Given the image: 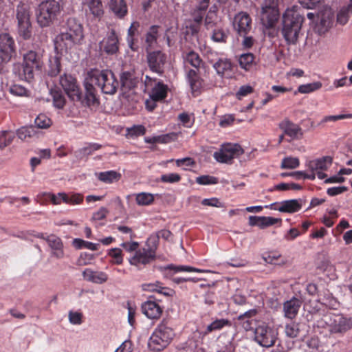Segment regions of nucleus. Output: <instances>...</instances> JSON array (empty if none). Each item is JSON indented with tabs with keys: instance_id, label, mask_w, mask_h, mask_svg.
Returning <instances> with one entry per match:
<instances>
[{
	"instance_id": "f257e3e1",
	"label": "nucleus",
	"mask_w": 352,
	"mask_h": 352,
	"mask_svg": "<svg viewBox=\"0 0 352 352\" xmlns=\"http://www.w3.org/2000/svg\"><path fill=\"white\" fill-rule=\"evenodd\" d=\"M83 30L81 23L75 18L67 20L61 32L54 39L56 51L63 53L80 44L83 39Z\"/></svg>"
},
{
	"instance_id": "f03ea898",
	"label": "nucleus",
	"mask_w": 352,
	"mask_h": 352,
	"mask_svg": "<svg viewBox=\"0 0 352 352\" xmlns=\"http://www.w3.org/2000/svg\"><path fill=\"white\" fill-rule=\"evenodd\" d=\"M305 18L298 6L287 8L283 16L281 34L287 45H296Z\"/></svg>"
},
{
	"instance_id": "7ed1b4c3",
	"label": "nucleus",
	"mask_w": 352,
	"mask_h": 352,
	"mask_svg": "<svg viewBox=\"0 0 352 352\" xmlns=\"http://www.w3.org/2000/svg\"><path fill=\"white\" fill-rule=\"evenodd\" d=\"M174 336L173 329L168 326L166 320H163L150 336L148 348L153 351H160L170 343Z\"/></svg>"
},
{
	"instance_id": "20e7f679",
	"label": "nucleus",
	"mask_w": 352,
	"mask_h": 352,
	"mask_svg": "<svg viewBox=\"0 0 352 352\" xmlns=\"http://www.w3.org/2000/svg\"><path fill=\"white\" fill-rule=\"evenodd\" d=\"M88 74L91 77V82H94L103 94L113 95L116 93L119 82L111 70L93 69Z\"/></svg>"
},
{
	"instance_id": "39448f33",
	"label": "nucleus",
	"mask_w": 352,
	"mask_h": 352,
	"mask_svg": "<svg viewBox=\"0 0 352 352\" xmlns=\"http://www.w3.org/2000/svg\"><path fill=\"white\" fill-rule=\"evenodd\" d=\"M155 243V237H148L144 245L139 248L132 256L129 258V263L141 270L154 261L156 258L157 252Z\"/></svg>"
},
{
	"instance_id": "423d86ee",
	"label": "nucleus",
	"mask_w": 352,
	"mask_h": 352,
	"mask_svg": "<svg viewBox=\"0 0 352 352\" xmlns=\"http://www.w3.org/2000/svg\"><path fill=\"white\" fill-rule=\"evenodd\" d=\"M60 13V3L56 0L42 1L36 10V21L41 28L49 27Z\"/></svg>"
},
{
	"instance_id": "0eeeda50",
	"label": "nucleus",
	"mask_w": 352,
	"mask_h": 352,
	"mask_svg": "<svg viewBox=\"0 0 352 352\" xmlns=\"http://www.w3.org/2000/svg\"><path fill=\"white\" fill-rule=\"evenodd\" d=\"M42 67L41 56L34 50H30L23 54L22 65V76L26 81L34 78V71L39 70Z\"/></svg>"
},
{
	"instance_id": "6e6552de",
	"label": "nucleus",
	"mask_w": 352,
	"mask_h": 352,
	"mask_svg": "<svg viewBox=\"0 0 352 352\" xmlns=\"http://www.w3.org/2000/svg\"><path fill=\"white\" fill-rule=\"evenodd\" d=\"M28 8L25 5H19L16 8V19L18 22V34L24 40L32 36V25Z\"/></svg>"
},
{
	"instance_id": "1a4fd4ad",
	"label": "nucleus",
	"mask_w": 352,
	"mask_h": 352,
	"mask_svg": "<svg viewBox=\"0 0 352 352\" xmlns=\"http://www.w3.org/2000/svg\"><path fill=\"white\" fill-rule=\"evenodd\" d=\"M243 153V149L238 144L226 143L221 145L220 149L213 154L216 161L220 163L231 164L234 158Z\"/></svg>"
},
{
	"instance_id": "9d476101",
	"label": "nucleus",
	"mask_w": 352,
	"mask_h": 352,
	"mask_svg": "<svg viewBox=\"0 0 352 352\" xmlns=\"http://www.w3.org/2000/svg\"><path fill=\"white\" fill-rule=\"evenodd\" d=\"M232 27L237 36H245L253 33L252 19L246 12H239L234 15Z\"/></svg>"
},
{
	"instance_id": "9b49d317",
	"label": "nucleus",
	"mask_w": 352,
	"mask_h": 352,
	"mask_svg": "<svg viewBox=\"0 0 352 352\" xmlns=\"http://www.w3.org/2000/svg\"><path fill=\"white\" fill-rule=\"evenodd\" d=\"M150 70L159 76H162L167 65V56L160 50L148 52L146 56Z\"/></svg>"
},
{
	"instance_id": "f8f14e48",
	"label": "nucleus",
	"mask_w": 352,
	"mask_h": 352,
	"mask_svg": "<svg viewBox=\"0 0 352 352\" xmlns=\"http://www.w3.org/2000/svg\"><path fill=\"white\" fill-rule=\"evenodd\" d=\"M276 332L272 328L265 325H258L254 331V340L261 346L270 347L276 340Z\"/></svg>"
},
{
	"instance_id": "ddd939ff",
	"label": "nucleus",
	"mask_w": 352,
	"mask_h": 352,
	"mask_svg": "<svg viewBox=\"0 0 352 352\" xmlns=\"http://www.w3.org/2000/svg\"><path fill=\"white\" fill-rule=\"evenodd\" d=\"M59 83L65 94L72 100H81L82 94L76 79L71 74H64L60 76Z\"/></svg>"
},
{
	"instance_id": "4468645a",
	"label": "nucleus",
	"mask_w": 352,
	"mask_h": 352,
	"mask_svg": "<svg viewBox=\"0 0 352 352\" xmlns=\"http://www.w3.org/2000/svg\"><path fill=\"white\" fill-rule=\"evenodd\" d=\"M15 50L14 41L8 34H0V73L4 63L8 62Z\"/></svg>"
},
{
	"instance_id": "2eb2a0df",
	"label": "nucleus",
	"mask_w": 352,
	"mask_h": 352,
	"mask_svg": "<svg viewBox=\"0 0 352 352\" xmlns=\"http://www.w3.org/2000/svg\"><path fill=\"white\" fill-rule=\"evenodd\" d=\"M279 12L274 2L267 4V2L263 5L261 12V23L266 28H274L279 19Z\"/></svg>"
},
{
	"instance_id": "dca6fc26",
	"label": "nucleus",
	"mask_w": 352,
	"mask_h": 352,
	"mask_svg": "<svg viewBox=\"0 0 352 352\" xmlns=\"http://www.w3.org/2000/svg\"><path fill=\"white\" fill-rule=\"evenodd\" d=\"M95 83L91 82V77L87 74V77L84 81L85 86V96H82L81 100H77L80 102L82 104L87 107L97 106L99 104V98L97 94V91L94 87Z\"/></svg>"
},
{
	"instance_id": "f3484780",
	"label": "nucleus",
	"mask_w": 352,
	"mask_h": 352,
	"mask_svg": "<svg viewBox=\"0 0 352 352\" xmlns=\"http://www.w3.org/2000/svg\"><path fill=\"white\" fill-rule=\"evenodd\" d=\"M331 164L332 158L329 156H325L309 161L307 166L311 172H316L318 179H323L327 177V174L324 173L323 171L327 170Z\"/></svg>"
},
{
	"instance_id": "a211bd4d",
	"label": "nucleus",
	"mask_w": 352,
	"mask_h": 352,
	"mask_svg": "<svg viewBox=\"0 0 352 352\" xmlns=\"http://www.w3.org/2000/svg\"><path fill=\"white\" fill-rule=\"evenodd\" d=\"M118 43V38L115 30H111L99 43L100 50L107 54H114L119 50Z\"/></svg>"
},
{
	"instance_id": "6ab92c4d",
	"label": "nucleus",
	"mask_w": 352,
	"mask_h": 352,
	"mask_svg": "<svg viewBox=\"0 0 352 352\" xmlns=\"http://www.w3.org/2000/svg\"><path fill=\"white\" fill-rule=\"evenodd\" d=\"M333 318H327L331 324L330 332L333 333H343L350 329L352 327V320L342 315L333 314Z\"/></svg>"
},
{
	"instance_id": "aec40b11",
	"label": "nucleus",
	"mask_w": 352,
	"mask_h": 352,
	"mask_svg": "<svg viewBox=\"0 0 352 352\" xmlns=\"http://www.w3.org/2000/svg\"><path fill=\"white\" fill-rule=\"evenodd\" d=\"M186 79L194 96L201 94L204 89V80L200 77L197 71L190 69L186 74Z\"/></svg>"
},
{
	"instance_id": "412c9836",
	"label": "nucleus",
	"mask_w": 352,
	"mask_h": 352,
	"mask_svg": "<svg viewBox=\"0 0 352 352\" xmlns=\"http://www.w3.org/2000/svg\"><path fill=\"white\" fill-rule=\"evenodd\" d=\"M208 61L212 65L218 76L221 77H230L232 72V64L226 58H219L216 61L208 57Z\"/></svg>"
},
{
	"instance_id": "4be33fe9",
	"label": "nucleus",
	"mask_w": 352,
	"mask_h": 352,
	"mask_svg": "<svg viewBox=\"0 0 352 352\" xmlns=\"http://www.w3.org/2000/svg\"><path fill=\"white\" fill-rule=\"evenodd\" d=\"M279 128L283 130L285 135L290 137L292 140L301 139L303 135L301 127L288 119H284L280 122Z\"/></svg>"
},
{
	"instance_id": "5701e85b",
	"label": "nucleus",
	"mask_w": 352,
	"mask_h": 352,
	"mask_svg": "<svg viewBox=\"0 0 352 352\" xmlns=\"http://www.w3.org/2000/svg\"><path fill=\"white\" fill-rule=\"evenodd\" d=\"M142 313L149 319L157 320L163 312V308L155 301L147 300L142 305Z\"/></svg>"
},
{
	"instance_id": "b1692460",
	"label": "nucleus",
	"mask_w": 352,
	"mask_h": 352,
	"mask_svg": "<svg viewBox=\"0 0 352 352\" xmlns=\"http://www.w3.org/2000/svg\"><path fill=\"white\" fill-rule=\"evenodd\" d=\"M302 305V300L296 297H293L283 304L284 315L289 319L294 318L298 313Z\"/></svg>"
},
{
	"instance_id": "393cba45",
	"label": "nucleus",
	"mask_w": 352,
	"mask_h": 352,
	"mask_svg": "<svg viewBox=\"0 0 352 352\" xmlns=\"http://www.w3.org/2000/svg\"><path fill=\"white\" fill-rule=\"evenodd\" d=\"M83 278L93 283L102 284L108 280V275L101 271H94L90 268H87L82 272Z\"/></svg>"
},
{
	"instance_id": "a878e982",
	"label": "nucleus",
	"mask_w": 352,
	"mask_h": 352,
	"mask_svg": "<svg viewBox=\"0 0 352 352\" xmlns=\"http://www.w3.org/2000/svg\"><path fill=\"white\" fill-rule=\"evenodd\" d=\"M81 5L86 10L95 17H101L104 14L103 6L101 0H79Z\"/></svg>"
},
{
	"instance_id": "bb28decb",
	"label": "nucleus",
	"mask_w": 352,
	"mask_h": 352,
	"mask_svg": "<svg viewBox=\"0 0 352 352\" xmlns=\"http://www.w3.org/2000/svg\"><path fill=\"white\" fill-rule=\"evenodd\" d=\"M142 288L144 291L157 292L164 296H172L174 293L173 289L167 287H164L163 283L160 281L143 284L142 285Z\"/></svg>"
},
{
	"instance_id": "cd10ccee",
	"label": "nucleus",
	"mask_w": 352,
	"mask_h": 352,
	"mask_svg": "<svg viewBox=\"0 0 352 352\" xmlns=\"http://www.w3.org/2000/svg\"><path fill=\"white\" fill-rule=\"evenodd\" d=\"M168 87L162 81L159 80L152 88L150 97L153 101L164 100L167 96Z\"/></svg>"
},
{
	"instance_id": "c85d7f7f",
	"label": "nucleus",
	"mask_w": 352,
	"mask_h": 352,
	"mask_svg": "<svg viewBox=\"0 0 352 352\" xmlns=\"http://www.w3.org/2000/svg\"><path fill=\"white\" fill-rule=\"evenodd\" d=\"M45 241L49 246L54 250V255L56 258H62L63 256V243L61 239L56 235L50 234L47 236Z\"/></svg>"
},
{
	"instance_id": "c756f323",
	"label": "nucleus",
	"mask_w": 352,
	"mask_h": 352,
	"mask_svg": "<svg viewBox=\"0 0 352 352\" xmlns=\"http://www.w3.org/2000/svg\"><path fill=\"white\" fill-rule=\"evenodd\" d=\"M109 6L110 10L118 18L122 19L127 14V6L124 0H110Z\"/></svg>"
},
{
	"instance_id": "7c9ffc66",
	"label": "nucleus",
	"mask_w": 352,
	"mask_h": 352,
	"mask_svg": "<svg viewBox=\"0 0 352 352\" xmlns=\"http://www.w3.org/2000/svg\"><path fill=\"white\" fill-rule=\"evenodd\" d=\"M301 207L302 205L298 200L291 199L281 202L278 208H274V209L282 212L293 213L298 211Z\"/></svg>"
},
{
	"instance_id": "2f4dec72",
	"label": "nucleus",
	"mask_w": 352,
	"mask_h": 352,
	"mask_svg": "<svg viewBox=\"0 0 352 352\" xmlns=\"http://www.w3.org/2000/svg\"><path fill=\"white\" fill-rule=\"evenodd\" d=\"M318 300L329 309H336L339 305L338 301L328 290H324L322 293L320 292L318 294Z\"/></svg>"
},
{
	"instance_id": "473e14b6",
	"label": "nucleus",
	"mask_w": 352,
	"mask_h": 352,
	"mask_svg": "<svg viewBox=\"0 0 352 352\" xmlns=\"http://www.w3.org/2000/svg\"><path fill=\"white\" fill-rule=\"evenodd\" d=\"M140 27V24L138 21H133L127 31V36L126 41L129 47L135 51V48L134 47V45L135 41H137V36L139 35V28Z\"/></svg>"
},
{
	"instance_id": "72a5a7b5",
	"label": "nucleus",
	"mask_w": 352,
	"mask_h": 352,
	"mask_svg": "<svg viewBox=\"0 0 352 352\" xmlns=\"http://www.w3.org/2000/svg\"><path fill=\"white\" fill-rule=\"evenodd\" d=\"M208 6L209 4H205V3H197L195 6L190 13L194 22L197 24H200L202 22Z\"/></svg>"
},
{
	"instance_id": "f704fd0d",
	"label": "nucleus",
	"mask_w": 352,
	"mask_h": 352,
	"mask_svg": "<svg viewBox=\"0 0 352 352\" xmlns=\"http://www.w3.org/2000/svg\"><path fill=\"white\" fill-rule=\"evenodd\" d=\"M120 83L125 90H130L135 87L137 80L131 72H124L120 74Z\"/></svg>"
},
{
	"instance_id": "c9c22d12",
	"label": "nucleus",
	"mask_w": 352,
	"mask_h": 352,
	"mask_svg": "<svg viewBox=\"0 0 352 352\" xmlns=\"http://www.w3.org/2000/svg\"><path fill=\"white\" fill-rule=\"evenodd\" d=\"M230 326H231V322L229 320L225 318L217 319L206 327L204 334L207 335L213 331H220L225 327Z\"/></svg>"
},
{
	"instance_id": "e433bc0d",
	"label": "nucleus",
	"mask_w": 352,
	"mask_h": 352,
	"mask_svg": "<svg viewBox=\"0 0 352 352\" xmlns=\"http://www.w3.org/2000/svg\"><path fill=\"white\" fill-rule=\"evenodd\" d=\"M17 136L21 140H28L30 138L38 137V131L34 126H23L18 129Z\"/></svg>"
},
{
	"instance_id": "4c0bfd02",
	"label": "nucleus",
	"mask_w": 352,
	"mask_h": 352,
	"mask_svg": "<svg viewBox=\"0 0 352 352\" xmlns=\"http://www.w3.org/2000/svg\"><path fill=\"white\" fill-rule=\"evenodd\" d=\"M162 270L167 271V270H173L175 273L180 272H206L207 270H201L198 268H195L190 266L187 265H175L173 264L168 265L166 266L161 267Z\"/></svg>"
},
{
	"instance_id": "58836bf2",
	"label": "nucleus",
	"mask_w": 352,
	"mask_h": 352,
	"mask_svg": "<svg viewBox=\"0 0 352 352\" xmlns=\"http://www.w3.org/2000/svg\"><path fill=\"white\" fill-rule=\"evenodd\" d=\"M352 13V0L350 3L343 6L337 14V21L341 25H345L349 20V14Z\"/></svg>"
},
{
	"instance_id": "ea45409f",
	"label": "nucleus",
	"mask_w": 352,
	"mask_h": 352,
	"mask_svg": "<svg viewBox=\"0 0 352 352\" xmlns=\"http://www.w3.org/2000/svg\"><path fill=\"white\" fill-rule=\"evenodd\" d=\"M240 67L246 70H250L254 63V56L252 53L241 54L239 58Z\"/></svg>"
},
{
	"instance_id": "a19ab883",
	"label": "nucleus",
	"mask_w": 352,
	"mask_h": 352,
	"mask_svg": "<svg viewBox=\"0 0 352 352\" xmlns=\"http://www.w3.org/2000/svg\"><path fill=\"white\" fill-rule=\"evenodd\" d=\"M120 177V174L115 170L100 172L98 175V178L99 180L107 184L118 181Z\"/></svg>"
},
{
	"instance_id": "79ce46f5",
	"label": "nucleus",
	"mask_w": 352,
	"mask_h": 352,
	"mask_svg": "<svg viewBox=\"0 0 352 352\" xmlns=\"http://www.w3.org/2000/svg\"><path fill=\"white\" fill-rule=\"evenodd\" d=\"M135 201L141 206H149L154 201V195L148 192H140L134 194Z\"/></svg>"
},
{
	"instance_id": "37998d69",
	"label": "nucleus",
	"mask_w": 352,
	"mask_h": 352,
	"mask_svg": "<svg viewBox=\"0 0 352 352\" xmlns=\"http://www.w3.org/2000/svg\"><path fill=\"white\" fill-rule=\"evenodd\" d=\"M51 95L53 98V103L58 109H62L65 104V98L63 92L58 88L51 90Z\"/></svg>"
},
{
	"instance_id": "c03bdc74",
	"label": "nucleus",
	"mask_w": 352,
	"mask_h": 352,
	"mask_svg": "<svg viewBox=\"0 0 352 352\" xmlns=\"http://www.w3.org/2000/svg\"><path fill=\"white\" fill-rule=\"evenodd\" d=\"M160 28L158 25H152L146 34V43L149 47H151L157 42L159 36V29Z\"/></svg>"
},
{
	"instance_id": "a18cd8bd",
	"label": "nucleus",
	"mask_w": 352,
	"mask_h": 352,
	"mask_svg": "<svg viewBox=\"0 0 352 352\" xmlns=\"http://www.w3.org/2000/svg\"><path fill=\"white\" fill-rule=\"evenodd\" d=\"M184 58L186 63L196 69L199 68L203 64V61L199 54L194 51L188 52Z\"/></svg>"
},
{
	"instance_id": "49530a36",
	"label": "nucleus",
	"mask_w": 352,
	"mask_h": 352,
	"mask_svg": "<svg viewBox=\"0 0 352 352\" xmlns=\"http://www.w3.org/2000/svg\"><path fill=\"white\" fill-rule=\"evenodd\" d=\"M60 61L58 57H53L50 59L48 75L53 77L56 76L60 72Z\"/></svg>"
},
{
	"instance_id": "de8ad7c7",
	"label": "nucleus",
	"mask_w": 352,
	"mask_h": 352,
	"mask_svg": "<svg viewBox=\"0 0 352 352\" xmlns=\"http://www.w3.org/2000/svg\"><path fill=\"white\" fill-rule=\"evenodd\" d=\"M102 148V145L98 143H87L85 146L78 150V153L81 156H88L94 151Z\"/></svg>"
},
{
	"instance_id": "09e8293b",
	"label": "nucleus",
	"mask_w": 352,
	"mask_h": 352,
	"mask_svg": "<svg viewBox=\"0 0 352 352\" xmlns=\"http://www.w3.org/2000/svg\"><path fill=\"white\" fill-rule=\"evenodd\" d=\"M36 129H47L52 124L51 120L45 114H39L34 120Z\"/></svg>"
},
{
	"instance_id": "8fccbe9b",
	"label": "nucleus",
	"mask_w": 352,
	"mask_h": 352,
	"mask_svg": "<svg viewBox=\"0 0 352 352\" xmlns=\"http://www.w3.org/2000/svg\"><path fill=\"white\" fill-rule=\"evenodd\" d=\"M321 87L322 83L320 82H314L300 85L298 91L301 94H309L320 89Z\"/></svg>"
},
{
	"instance_id": "3c124183",
	"label": "nucleus",
	"mask_w": 352,
	"mask_h": 352,
	"mask_svg": "<svg viewBox=\"0 0 352 352\" xmlns=\"http://www.w3.org/2000/svg\"><path fill=\"white\" fill-rule=\"evenodd\" d=\"M300 165L299 159L294 157H287L283 159L281 168L294 169Z\"/></svg>"
},
{
	"instance_id": "603ef678",
	"label": "nucleus",
	"mask_w": 352,
	"mask_h": 352,
	"mask_svg": "<svg viewBox=\"0 0 352 352\" xmlns=\"http://www.w3.org/2000/svg\"><path fill=\"white\" fill-rule=\"evenodd\" d=\"M14 138V133L8 131H0V148H3L11 144Z\"/></svg>"
},
{
	"instance_id": "864d4df0",
	"label": "nucleus",
	"mask_w": 352,
	"mask_h": 352,
	"mask_svg": "<svg viewBox=\"0 0 352 352\" xmlns=\"http://www.w3.org/2000/svg\"><path fill=\"white\" fill-rule=\"evenodd\" d=\"M108 255L111 256L113 260L111 263L116 265H120L123 263L122 251L120 248H111L108 252Z\"/></svg>"
},
{
	"instance_id": "5fc2aeb1",
	"label": "nucleus",
	"mask_w": 352,
	"mask_h": 352,
	"mask_svg": "<svg viewBox=\"0 0 352 352\" xmlns=\"http://www.w3.org/2000/svg\"><path fill=\"white\" fill-rule=\"evenodd\" d=\"M285 332L287 337L296 338L300 332L299 324L294 322L287 324L285 326Z\"/></svg>"
},
{
	"instance_id": "6e6d98bb",
	"label": "nucleus",
	"mask_w": 352,
	"mask_h": 352,
	"mask_svg": "<svg viewBox=\"0 0 352 352\" xmlns=\"http://www.w3.org/2000/svg\"><path fill=\"white\" fill-rule=\"evenodd\" d=\"M281 219L279 218H274L272 217H260L259 228L263 229L276 223H281Z\"/></svg>"
},
{
	"instance_id": "4d7b16f0",
	"label": "nucleus",
	"mask_w": 352,
	"mask_h": 352,
	"mask_svg": "<svg viewBox=\"0 0 352 352\" xmlns=\"http://www.w3.org/2000/svg\"><path fill=\"white\" fill-rule=\"evenodd\" d=\"M211 38L215 42L226 43L228 38V34L223 30L217 28L213 30Z\"/></svg>"
},
{
	"instance_id": "13d9d810",
	"label": "nucleus",
	"mask_w": 352,
	"mask_h": 352,
	"mask_svg": "<svg viewBox=\"0 0 352 352\" xmlns=\"http://www.w3.org/2000/svg\"><path fill=\"white\" fill-rule=\"evenodd\" d=\"M178 120L184 126L188 128L191 127L194 122L192 116L187 112H183L179 114Z\"/></svg>"
},
{
	"instance_id": "bf43d9fd",
	"label": "nucleus",
	"mask_w": 352,
	"mask_h": 352,
	"mask_svg": "<svg viewBox=\"0 0 352 352\" xmlns=\"http://www.w3.org/2000/svg\"><path fill=\"white\" fill-rule=\"evenodd\" d=\"M162 182L164 183H177L181 180V176L177 173H168L162 175L160 179Z\"/></svg>"
},
{
	"instance_id": "052dcab7",
	"label": "nucleus",
	"mask_w": 352,
	"mask_h": 352,
	"mask_svg": "<svg viewBox=\"0 0 352 352\" xmlns=\"http://www.w3.org/2000/svg\"><path fill=\"white\" fill-rule=\"evenodd\" d=\"M352 118V113H344L336 116H324L321 120V123L327 122H336L339 120L351 119Z\"/></svg>"
},
{
	"instance_id": "680f3d73",
	"label": "nucleus",
	"mask_w": 352,
	"mask_h": 352,
	"mask_svg": "<svg viewBox=\"0 0 352 352\" xmlns=\"http://www.w3.org/2000/svg\"><path fill=\"white\" fill-rule=\"evenodd\" d=\"M10 93L17 96H28L30 91L21 85H14L10 87Z\"/></svg>"
},
{
	"instance_id": "e2e57ef3",
	"label": "nucleus",
	"mask_w": 352,
	"mask_h": 352,
	"mask_svg": "<svg viewBox=\"0 0 352 352\" xmlns=\"http://www.w3.org/2000/svg\"><path fill=\"white\" fill-rule=\"evenodd\" d=\"M196 182L200 185H208L217 184L218 182V179L212 176L202 175L197 177Z\"/></svg>"
},
{
	"instance_id": "0e129e2a",
	"label": "nucleus",
	"mask_w": 352,
	"mask_h": 352,
	"mask_svg": "<svg viewBox=\"0 0 352 352\" xmlns=\"http://www.w3.org/2000/svg\"><path fill=\"white\" fill-rule=\"evenodd\" d=\"M172 233L168 230H162L157 232L155 234H153L150 235L149 237H155L156 238V249L158 248L159 239L160 238L164 239L165 240H168L171 236Z\"/></svg>"
},
{
	"instance_id": "69168bd1",
	"label": "nucleus",
	"mask_w": 352,
	"mask_h": 352,
	"mask_svg": "<svg viewBox=\"0 0 352 352\" xmlns=\"http://www.w3.org/2000/svg\"><path fill=\"white\" fill-rule=\"evenodd\" d=\"M239 36L242 38L241 45L244 49H250L254 45L255 40L252 34Z\"/></svg>"
},
{
	"instance_id": "338daca9",
	"label": "nucleus",
	"mask_w": 352,
	"mask_h": 352,
	"mask_svg": "<svg viewBox=\"0 0 352 352\" xmlns=\"http://www.w3.org/2000/svg\"><path fill=\"white\" fill-rule=\"evenodd\" d=\"M120 246L123 248L127 252H135L139 249V243L136 241H126L122 243Z\"/></svg>"
},
{
	"instance_id": "774afa93",
	"label": "nucleus",
	"mask_w": 352,
	"mask_h": 352,
	"mask_svg": "<svg viewBox=\"0 0 352 352\" xmlns=\"http://www.w3.org/2000/svg\"><path fill=\"white\" fill-rule=\"evenodd\" d=\"M109 213L108 210L104 207H101L98 211L93 214L92 221H100L106 218Z\"/></svg>"
}]
</instances>
